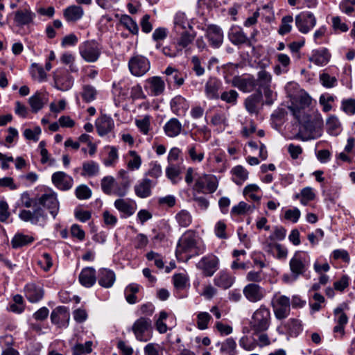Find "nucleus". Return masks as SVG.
<instances>
[{
	"instance_id": "nucleus-59",
	"label": "nucleus",
	"mask_w": 355,
	"mask_h": 355,
	"mask_svg": "<svg viewBox=\"0 0 355 355\" xmlns=\"http://www.w3.org/2000/svg\"><path fill=\"white\" fill-rule=\"evenodd\" d=\"M219 97L225 103L234 105L237 103L239 93L236 90L230 89L229 91L222 92Z\"/></svg>"
},
{
	"instance_id": "nucleus-5",
	"label": "nucleus",
	"mask_w": 355,
	"mask_h": 355,
	"mask_svg": "<svg viewBox=\"0 0 355 355\" xmlns=\"http://www.w3.org/2000/svg\"><path fill=\"white\" fill-rule=\"evenodd\" d=\"M270 305L277 320H284L289 315L291 300L288 297L279 293H275L271 299Z\"/></svg>"
},
{
	"instance_id": "nucleus-37",
	"label": "nucleus",
	"mask_w": 355,
	"mask_h": 355,
	"mask_svg": "<svg viewBox=\"0 0 355 355\" xmlns=\"http://www.w3.org/2000/svg\"><path fill=\"white\" fill-rule=\"evenodd\" d=\"M115 208L121 213V216L127 218L134 214L135 208L127 200L119 198L114 201Z\"/></svg>"
},
{
	"instance_id": "nucleus-44",
	"label": "nucleus",
	"mask_w": 355,
	"mask_h": 355,
	"mask_svg": "<svg viewBox=\"0 0 355 355\" xmlns=\"http://www.w3.org/2000/svg\"><path fill=\"white\" fill-rule=\"evenodd\" d=\"M187 153L193 162H201L204 157V151L198 144H192L187 147Z\"/></svg>"
},
{
	"instance_id": "nucleus-43",
	"label": "nucleus",
	"mask_w": 355,
	"mask_h": 355,
	"mask_svg": "<svg viewBox=\"0 0 355 355\" xmlns=\"http://www.w3.org/2000/svg\"><path fill=\"white\" fill-rule=\"evenodd\" d=\"M34 240L32 236L17 233L11 240V245L13 248H19L32 243Z\"/></svg>"
},
{
	"instance_id": "nucleus-10",
	"label": "nucleus",
	"mask_w": 355,
	"mask_h": 355,
	"mask_svg": "<svg viewBox=\"0 0 355 355\" xmlns=\"http://www.w3.org/2000/svg\"><path fill=\"white\" fill-rule=\"evenodd\" d=\"M219 259L214 254L202 257L197 263L196 268L202 271L203 276L211 277L219 268Z\"/></svg>"
},
{
	"instance_id": "nucleus-16",
	"label": "nucleus",
	"mask_w": 355,
	"mask_h": 355,
	"mask_svg": "<svg viewBox=\"0 0 355 355\" xmlns=\"http://www.w3.org/2000/svg\"><path fill=\"white\" fill-rule=\"evenodd\" d=\"M205 36L209 45L214 48H219L223 42V32L221 28L215 24L209 25L206 29Z\"/></svg>"
},
{
	"instance_id": "nucleus-49",
	"label": "nucleus",
	"mask_w": 355,
	"mask_h": 355,
	"mask_svg": "<svg viewBox=\"0 0 355 355\" xmlns=\"http://www.w3.org/2000/svg\"><path fill=\"white\" fill-rule=\"evenodd\" d=\"M129 91V83L125 80H121L117 83H113V92L124 99L127 97Z\"/></svg>"
},
{
	"instance_id": "nucleus-24",
	"label": "nucleus",
	"mask_w": 355,
	"mask_h": 355,
	"mask_svg": "<svg viewBox=\"0 0 355 355\" xmlns=\"http://www.w3.org/2000/svg\"><path fill=\"white\" fill-rule=\"evenodd\" d=\"M96 128L99 136L103 137L110 132L114 128V120L109 116L103 114L96 120Z\"/></svg>"
},
{
	"instance_id": "nucleus-26",
	"label": "nucleus",
	"mask_w": 355,
	"mask_h": 355,
	"mask_svg": "<svg viewBox=\"0 0 355 355\" xmlns=\"http://www.w3.org/2000/svg\"><path fill=\"white\" fill-rule=\"evenodd\" d=\"M152 180L148 178H144L139 181L134 187V190L137 196L141 198H146L151 196V189L155 186Z\"/></svg>"
},
{
	"instance_id": "nucleus-38",
	"label": "nucleus",
	"mask_w": 355,
	"mask_h": 355,
	"mask_svg": "<svg viewBox=\"0 0 355 355\" xmlns=\"http://www.w3.org/2000/svg\"><path fill=\"white\" fill-rule=\"evenodd\" d=\"M331 55L327 49H321L313 52L310 60L314 64L323 66L327 64L330 59Z\"/></svg>"
},
{
	"instance_id": "nucleus-14",
	"label": "nucleus",
	"mask_w": 355,
	"mask_h": 355,
	"mask_svg": "<svg viewBox=\"0 0 355 355\" xmlns=\"http://www.w3.org/2000/svg\"><path fill=\"white\" fill-rule=\"evenodd\" d=\"M38 205L47 209L55 218L59 211V202L56 193L52 191L45 192L38 198Z\"/></svg>"
},
{
	"instance_id": "nucleus-11",
	"label": "nucleus",
	"mask_w": 355,
	"mask_h": 355,
	"mask_svg": "<svg viewBox=\"0 0 355 355\" xmlns=\"http://www.w3.org/2000/svg\"><path fill=\"white\" fill-rule=\"evenodd\" d=\"M54 87L60 91L69 90L73 85V78L65 69H58L53 72Z\"/></svg>"
},
{
	"instance_id": "nucleus-46",
	"label": "nucleus",
	"mask_w": 355,
	"mask_h": 355,
	"mask_svg": "<svg viewBox=\"0 0 355 355\" xmlns=\"http://www.w3.org/2000/svg\"><path fill=\"white\" fill-rule=\"evenodd\" d=\"M175 221L181 227H188L193 221V217L190 212L186 209H182L175 216Z\"/></svg>"
},
{
	"instance_id": "nucleus-23",
	"label": "nucleus",
	"mask_w": 355,
	"mask_h": 355,
	"mask_svg": "<svg viewBox=\"0 0 355 355\" xmlns=\"http://www.w3.org/2000/svg\"><path fill=\"white\" fill-rule=\"evenodd\" d=\"M256 83L253 76H248L246 78L236 76L233 78L232 85L243 92L249 93L255 89Z\"/></svg>"
},
{
	"instance_id": "nucleus-8",
	"label": "nucleus",
	"mask_w": 355,
	"mask_h": 355,
	"mask_svg": "<svg viewBox=\"0 0 355 355\" xmlns=\"http://www.w3.org/2000/svg\"><path fill=\"white\" fill-rule=\"evenodd\" d=\"M310 263V257L304 252H296L289 262L291 270L296 279L299 275L304 274Z\"/></svg>"
},
{
	"instance_id": "nucleus-22",
	"label": "nucleus",
	"mask_w": 355,
	"mask_h": 355,
	"mask_svg": "<svg viewBox=\"0 0 355 355\" xmlns=\"http://www.w3.org/2000/svg\"><path fill=\"white\" fill-rule=\"evenodd\" d=\"M51 180L53 184L62 191L69 190L73 184L72 177L63 171H57L53 173Z\"/></svg>"
},
{
	"instance_id": "nucleus-31",
	"label": "nucleus",
	"mask_w": 355,
	"mask_h": 355,
	"mask_svg": "<svg viewBox=\"0 0 355 355\" xmlns=\"http://www.w3.org/2000/svg\"><path fill=\"white\" fill-rule=\"evenodd\" d=\"M306 132H300L296 137L303 141L312 139H316L322 135V129L320 126H315L311 123H307L305 127Z\"/></svg>"
},
{
	"instance_id": "nucleus-48",
	"label": "nucleus",
	"mask_w": 355,
	"mask_h": 355,
	"mask_svg": "<svg viewBox=\"0 0 355 355\" xmlns=\"http://www.w3.org/2000/svg\"><path fill=\"white\" fill-rule=\"evenodd\" d=\"M120 24L133 35H137L139 27L137 22L129 15H123L120 18Z\"/></svg>"
},
{
	"instance_id": "nucleus-47",
	"label": "nucleus",
	"mask_w": 355,
	"mask_h": 355,
	"mask_svg": "<svg viewBox=\"0 0 355 355\" xmlns=\"http://www.w3.org/2000/svg\"><path fill=\"white\" fill-rule=\"evenodd\" d=\"M151 117L149 115H145L141 119H135V125L139 132L144 135H149L151 130L150 125Z\"/></svg>"
},
{
	"instance_id": "nucleus-21",
	"label": "nucleus",
	"mask_w": 355,
	"mask_h": 355,
	"mask_svg": "<svg viewBox=\"0 0 355 355\" xmlns=\"http://www.w3.org/2000/svg\"><path fill=\"white\" fill-rule=\"evenodd\" d=\"M36 17L29 6L18 9L15 12L14 21L17 26H28L33 23Z\"/></svg>"
},
{
	"instance_id": "nucleus-6",
	"label": "nucleus",
	"mask_w": 355,
	"mask_h": 355,
	"mask_svg": "<svg viewBox=\"0 0 355 355\" xmlns=\"http://www.w3.org/2000/svg\"><path fill=\"white\" fill-rule=\"evenodd\" d=\"M136 339L141 342H147L152 338V321L148 318H138L131 327Z\"/></svg>"
},
{
	"instance_id": "nucleus-4",
	"label": "nucleus",
	"mask_w": 355,
	"mask_h": 355,
	"mask_svg": "<svg viewBox=\"0 0 355 355\" xmlns=\"http://www.w3.org/2000/svg\"><path fill=\"white\" fill-rule=\"evenodd\" d=\"M271 314L268 308L261 305L252 314L250 327L254 334L267 331L270 325Z\"/></svg>"
},
{
	"instance_id": "nucleus-35",
	"label": "nucleus",
	"mask_w": 355,
	"mask_h": 355,
	"mask_svg": "<svg viewBox=\"0 0 355 355\" xmlns=\"http://www.w3.org/2000/svg\"><path fill=\"white\" fill-rule=\"evenodd\" d=\"M164 131L168 137L178 136L182 130V125L176 118H171L164 125Z\"/></svg>"
},
{
	"instance_id": "nucleus-45",
	"label": "nucleus",
	"mask_w": 355,
	"mask_h": 355,
	"mask_svg": "<svg viewBox=\"0 0 355 355\" xmlns=\"http://www.w3.org/2000/svg\"><path fill=\"white\" fill-rule=\"evenodd\" d=\"M174 28L176 32H179L180 30H188L193 28L192 26L190 25L187 20L186 15L184 12H179L176 13L174 17Z\"/></svg>"
},
{
	"instance_id": "nucleus-60",
	"label": "nucleus",
	"mask_w": 355,
	"mask_h": 355,
	"mask_svg": "<svg viewBox=\"0 0 355 355\" xmlns=\"http://www.w3.org/2000/svg\"><path fill=\"white\" fill-rule=\"evenodd\" d=\"M236 341L233 338H229L222 343L220 350L228 355H236Z\"/></svg>"
},
{
	"instance_id": "nucleus-17",
	"label": "nucleus",
	"mask_w": 355,
	"mask_h": 355,
	"mask_svg": "<svg viewBox=\"0 0 355 355\" xmlns=\"http://www.w3.org/2000/svg\"><path fill=\"white\" fill-rule=\"evenodd\" d=\"M69 311L66 306H58L51 312V322L58 325L59 327H67L69 326Z\"/></svg>"
},
{
	"instance_id": "nucleus-3",
	"label": "nucleus",
	"mask_w": 355,
	"mask_h": 355,
	"mask_svg": "<svg viewBox=\"0 0 355 355\" xmlns=\"http://www.w3.org/2000/svg\"><path fill=\"white\" fill-rule=\"evenodd\" d=\"M291 101L292 105L289 109L292 111L294 116L300 123L308 122L310 116L306 113L305 109L311 104V96L305 92L301 91L297 94L291 96Z\"/></svg>"
},
{
	"instance_id": "nucleus-27",
	"label": "nucleus",
	"mask_w": 355,
	"mask_h": 355,
	"mask_svg": "<svg viewBox=\"0 0 355 355\" xmlns=\"http://www.w3.org/2000/svg\"><path fill=\"white\" fill-rule=\"evenodd\" d=\"M48 101L49 98L46 94L37 92L28 98V103L32 112L37 113L44 107Z\"/></svg>"
},
{
	"instance_id": "nucleus-42",
	"label": "nucleus",
	"mask_w": 355,
	"mask_h": 355,
	"mask_svg": "<svg viewBox=\"0 0 355 355\" xmlns=\"http://www.w3.org/2000/svg\"><path fill=\"white\" fill-rule=\"evenodd\" d=\"M232 180L238 185L242 184L248 178V171L242 166L238 165L231 170Z\"/></svg>"
},
{
	"instance_id": "nucleus-7",
	"label": "nucleus",
	"mask_w": 355,
	"mask_h": 355,
	"mask_svg": "<svg viewBox=\"0 0 355 355\" xmlns=\"http://www.w3.org/2000/svg\"><path fill=\"white\" fill-rule=\"evenodd\" d=\"M101 46L95 40H87L79 46V53L82 58L87 62H96L101 55Z\"/></svg>"
},
{
	"instance_id": "nucleus-64",
	"label": "nucleus",
	"mask_w": 355,
	"mask_h": 355,
	"mask_svg": "<svg viewBox=\"0 0 355 355\" xmlns=\"http://www.w3.org/2000/svg\"><path fill=\"white\" fill-rule=\"evenodd\" d=\"M96 92L94 87L91 85H84L81 96L86 103L94 101L96 98Z\"/></svg>"
},
{
	"instance_id": "nucleus-55",
	"label": "nucleus",
	"mask_w": 355,
	"mask_h": 355,
	"mask_svg": "<svg viewBox=\"0 0 355 355\" xmlns=\"http://www.w3.org/2000/svg\"><path fill=\"white\" fill-rule=\"evenodd\" d=\"M340 110L346 114L352 116L355 114V98H344L341 101Z\"/></svg>"
},
{
	"instance_id": "nucleus-12",
	"label": "nucleus",
	"mask_w": 355,
	"mask_h": 355,
	"mask_svg": "<svg viewBox=\"0 0 355 355\" xmlns=\"http://www.w3.org/2000/svg\"><path fill=\"white\" fill-rule=\"evenodd\" d=\"M218 186L216 177L211 174H202L196 180L195 188L198 192L213 193Z\"/></svg>"
},
{
	"instance_id": "nucleus-57",
	"label": "nucleus",
	"mask_w": 355,
	"mask_h": 355,
	"mask_svg": "<svg viewBox=\"0 0 355 355\" xmlns=\"http://www.w3.org/2000/svg\"><path fill=\"white\" fill-rule=\"evenodd\" d=\"M180 168L178 166L173 164H169L166 168V175L172 182L173 184H176L180 178Z\"/></svg>"
},
{
	"instance_id": "nucleus-2",
	"label": "nucleus",
	"mask_w": 355,
	"mask_h": 355,
	"mask_svg": "<svg viewBox=\"0 0 355 355\" xmlns=\"http://www.w3.org/2000/svg\"><path fill=\"white\" fill-rule=\"evenodd\" d=\"M19 205L26 208L33 207V211L22 209L19 214L21 220L25 222H31L37 224L40 220L45 219V214L43 209L38 205V198L33 199L28 192L21 193Z\"/></svg>"
},
{
	"instance_id": "nucleus-36",
	"label": "nucleus",
	"mask_w": 355,
	"mask_h": 355,
	"mask_svg": "<svg viewBox=\"0 0 355 355\" xmlns=\"http://www.w3.org/2000/svg\"><path fill=\"white\" fill-rule=\"evenodd\" d=\"M25 294L28 301L35 303L43 297L44 292L41 287L34 284H28L25 287Z\"/></svg>"
},
{
	"instance_id": "nucleus-32",
	"label": "nucleus",
	"mask_w": 355,
	"mask_h": 355,
	"mask_svg": "<svg viewBox=\"0 0 355 355\" xmlns=\"http://www.w3.org/2000/svg\"><path fill=\"white\" fill-rule=\"evenodd\" d=\"M172 112L178 116L184 115L189 108V102L182 96H175L170 103Z\"/></svg>"
},
{
	"instance_id": "nucleus-15",
	"label": "nucleus",
	"mask_w": 355,
	"mask_h": 355,
	"mask_svg": "<svg viewBox=\"0 0 355 355\" xmlns=\"http://www.w3.org/2000/svg\"><path fill=\"white\" fill-rule=\"evenodd\" d=\"M243 293L246 300L252 303L261 301L266 295L265 288L255 283H250L244 286Z\"/></svg>"
},
{
	"instance_id": "nucleus-52",
	"label": "nucleus",
	"mask_w": 355,
	"mask_h": 355,
	"mask_svg": "<svg viewBox=\"0 0 355 355\" xmlns=\"http://www.w3.org/2000/svg\"><path fill=\"white\" fill-rule=\"evenodd\" d=\"M31 74L34 80L40 83L46 80V73L43 67L36 63H33L31 64Z\"/></svg>"
},
{
	"instance_id": "nucleus-40",
	"label": "nucleus",
	"mask_w": 355,
	"mask_h": 355,
	"mask_svg": "<svg viewBox=\"0 0 355 355\" xmlns=\"http://www.w3.org/2000/svg\"><path fill=\"white\" fill-rule=\"evenodd\" d=\"M84 11L82 7L71 6L64 10V17L67 21H76L82 18Z\"/></svg>"
},
{
	"instance_id": "nucleus-61",
	"label": "nucleus",
	"mask_w": 355,
	"mask_h": 355,
	"mask_svg": "<svg viewBox=\"0 0 355 355\" xmlns=\"http://www.w3.org/2000/svg\"><path fill=\"white\" fill-rule=\"evenodd\" d=\"M336 98V96L329 94H322L320 96L319 103L322 106V110L325 112H329L332 109V106L330 103L334 102Z\"/></svg>"
},
{
	"instance_id": "nucleus-58",
	"label": "nucleus",
	"mask_w": 355,
	"mask_h": 355,
	"mask_svg": "<svg viewBox=\"0 0 355 355\" xmlns=\"http://www.w3.org/2000/svg\"><path fill=\"white\" fill-rule=\"evenodd\" d=\"M130 184L129 180H123L120 184L116 182L112 195H115L121 198L124 197L128 193Z\"/></svg>"
},
{
	"instance_id": "nucleus-1",
	"label": "nucleus",
	"mask_w": 355,
	"mask_h": 355,
	"mask_svg": "<svg viewBox=\"0 0 355 355\" xmlns=\"http://www.w3.org/2000/svg\"><path fill=\"white\" fill-rule=\"evenodd\" d=\"M206 245L198 234L191 230H187L179 239L176 247V256L181 260H188L191 257L205 252Z\"/></svg>"
},
{
	"instance_id": "nucleus-50",
	"label": "nucleus",
	"mask_w": 355,
	"mask_h": 355,
	"mask_svg": "<svg viewBox=\"0 0 355 355\" xmlns=\"http://www.w3.org/2000/svg\"><path fill=\"white\" fill-rule=\"evenodd\" d=\"M284 327L288 330L290 335L292 336H297L302 331L301 322L295 318L289 319L284 324Z\"/></svg>"
},
{
	"instance_id": "nucleus-20",
	"label": "nucleus",
	"mask_w": 355,
	"mask_h": 355,
	"mask_svg": "<svg viewBox=\"0 0 355 355\" xmlns=\"http://www.w3.org/2000/svg\"><path fill=\"white\" fill-rule=\"evenodd\" d=\"M334 322L336 325L333 329V332L335 334L334 337L338 338V335L342 338L345 335V326L348 322V317L344 313L343 308L338 306L334 310Z\"/></svg>"
},
{
	"instance_id": "nucleus-53",
	"label": "nucleus",
	"mask_w": 355,
	"mask_h": 355,
	"mask_svg": "<svg viewBox=\"0 0 355 355\" xmlns=\"http://www.w3.org/2000/svg\"><path fill=\"white\" fill-rule=\"evenodd\" d=\"M115 184L116 182L112 176H105L101 180V189L107 195H112Z\"/></svg>"
},
{
	"instance_id": "nucleus-63",
	"label": "nucleus",
	"mask_w": 355,
	"mask_h": 355,
	"mask_svg": "<svg viewBox=\"0 0 355 355\" xmlns=\"http://www.w3.org/2000/svg\"><path fill=\"white\" fill-rule=\"evenodd\" d=\"M320 82L326 88H332L337 85V79L327 73H322L320 75Z\"/></svg>"
},
{
	"instance_id": "nucleus-29",
	"label": "nucleus",
	"mask_w": 355,
	"mask_h": 355,
	"mask_svg": "<svg viewBox=\"0 0 355 355\" xmlns=\"http://www.w3.org/2000/svg\"><path fill=\"white\" fill-rule=\"evenodd\" d=\"M196 37V33L193 28L191 31L190 29L184 30L180 33L179 37L174 43L177 45V48L182 51L193 42Z\"/></svg>"
},
{
	"instance_id": "nucleus-56",
	"label": "nucleus",
	"mask_w": 355,
	"mask_h": 355,
	"mask_svg": "<svg viewBox=\"0 0 355 355\" xmlns=\"http://www.w3.org/2000/svg\"><path fill=\"white\" fill-rule=\"evenodd\" d=\"M92 341H87L84 344L78 343L72 347L73 355H84L92 352Z\"/></svg>"
},
{
	"instance_id": "nucleus-13",
	"label": "nucleus",
	"mask_w": 355,
	"mask_h": 355,
	"mask_svg": "<svg viewBox=\"0 0 355 355\" xmlns=\"http://www.w3.org/2000/svg\"><path fill=\"white\" fill-rule=\"evenodd\" d=\"M295 25L303 34L308 33L316 24V19L311 12H302L295 18Z\"/></svg>"
},
{
	"instance_id": "nucleus-41",
	"label": "nucleus",
	"mask_w": 355,
	"mask_h": 355,
	"mask_svg": "<svg viewBox=\"0 0 355 355\" xmlns=\"http://www.w3.org/2000/svg\"><path fill=\"white\" fill-rule=\"evenodd\" d=\"M255 81L256 87L258 86L257 89L262 91L263 88L270 87L272 76L268 71L261 69L257 73V78H255Z\"/></svg>"
},
{
	"instance_id": "nucleus-54",
	"label": "nucleus",
	"mask_w": 355,
	"mask_h": 355,
	"mask_svg": "<svg viewBox=\"0 0 355 355\" xmlns=\"http://www.w3.org/2000/svg\"><path fill=\"white\" fill-rule=\"evenodd\" d=\"M293 22V17L291 15H286L282 17L281 24L278 29L279 34L284 35L291 32Z\"/></svg>"
},
{
	"instance_id": "nucleus-19",
	"label": "nucleus",
	"mask_w": 355,
	"mask_h": 355,
	"mask_svg": "<svg viewBox=\"0 0 355 355\" xmlns=\"http://www.w3.org/2000/svg\"><path fill=\"white\" fill-rule=\"evenodd\" d=\"M144 89L150 96H157L164 92L165 83L162 78L153 76L145 80Z\"/></svg>"
},
{
	"instance_id": "nucleus-62",
	"label": "nucleus",
	"mask_w": 355,
	"mask_h": 355,
	"mask_svg": "<svg viewBox=\"0 0 355 355\" xmlns=\"http://www.w3.org/2000/svg\"><path fill=\"white\" fill-rule=\"evenodd\" d=\"M129 155L131 159L128 162V168L132 171L139 169L141 165V157L135 150H130Z\"/></svg>"
},
{
	"instance_id": "nucleus-51",
	"label": "nucleus",
	"mask_w": 355,
	"mask_h": 355,
	"mask_svg": "<svg viewBox=\"0 0 355 355\" xmlns=\"http://www.w3.org/2000/svg\"><path fill=\"white\" fill-rule=\"evenodd\" d=\"M328 132L332 135H338L341 131V124L336 116H329L326 123Z\"/></svg>"
},
{
	"instance_id": "nucleus-25",
	"label": "nucleus",
	"mask_w": 355,
	"mask_h": 355,
	"mask_svg": "<svg viewBox=\"0 0 355 355\" xmlns=\"http://www.w3.org/2000/svg\"><path fill=\"white\" fill-rule=\"evenodd\" d=\"M221 85L220 80L216 78L210 77L205 85V93L207 98L211 100L219 98V90Z\"/></svg>"
},
{
	"instance_id": "nucleus-34",
	"label": "nucleus",
	"mask_w": 355,
	"mask_h": 355,
	"mask_svg": "<svg viewBox=\"0 0 355 355\" xmlns=\"http://www.w3.org/2000/svg\"><path fill=\"white\" fill-rule=\"evenodd\" d=\"M116 279L114 272L107 268H101L98 272V284L104 288H110Z\"/></svg>"
},
{
	"instance_id": "nucleus-28",
	"label": "nucleus",
	"mask_w": 355,
	"mask_h": 355,
	"mask_svg": "<svg viewBox=\"0 0 355 355\" xmlns=\"http://www.w3.org/2000/svg\"><path fill=\"white\" fill-rule=\"evenodd\" d=\"M235 282V277L226 270L220 271L214 279L215 286L226 290Z\"/></svg>"
},
{
	"instance_id": "nucleus-18",
	"label": "nucleus",
	"mask_w": 355,
	"mask_h": 355,
	"mask_svg": "<svg viewBox=\"0 0 355 355\" xmlns=\"http://www.w3.org/2000/svg\"><path fill=\"white\" fill-rule=\"evenodd\" d=\"M227 35L230 41L234 45L245 44L249 46L252 45L250 38L244 33L243 28L239 26L234 25L231 26Z\"/></svg>"
},
{
	"instance_id": "nucleus-39",
	"label": "nucleus",
	"mask_w": 355,
	"mask_h": 355,
	"mask_svg": "<svg viewBox=\"0 0 355 355\" xmlns=\"http://www.w3.org/2000/svg\"><path fill=\"white\" fill-rule=\"evenodd\" d=\"M100 171L99 164L93 161L89 160L84 162L82 165L81 175L83 177H94L98 175Z\"/></svg>"
},
{
	"instance_id": "nucleus-30",
	"label": "nucleus",
	"mask_w": 355,
	"mask_h": 355,
	"mask_svg": "<svg viewBox=\"0 0 355 355\" xmlns=\"http://www.w3.org/2000/svg\"><path fill=\"white\" fill-rule=\"evenodd\" d=\"M263 94L260 89H257L256 92L249 96L245 101L246 110L250 114H257L259 106L262 101Z\"/></svg>"
},
{
	"instance_id": "nucleus-9",
	"label": "nucleus",
	"mask_w": 355,
	"mask_h": 355,
	"mask_svg": "<svg viewBox=\"0 0 355 355\" xmlns=\"http://www.w3.org/2000/svg\"><path fill=\"white\" fill-rule=\"evenodd\" d=\"M128 69L132 76L141 77L150 70V62L146 57L136 54L130 58Z\"/></svg>"
},
{
	"instance_id": "nucleus-33",
	"label": "nucleus",
	"mask_w": 355,
	"mask_h": 355,
	"mask_svg": "<svg viewBox=\"0 0 355 355\" xmlns=\"http://www.w3.org/2000/svg\"><path fill=\"white\" fill-rule=\"evenodd\" d=\"M79 282L85 287H92L96 282L94 268L92 267L83 268L79 275Z\"/></svg>"
}]
</instances>
